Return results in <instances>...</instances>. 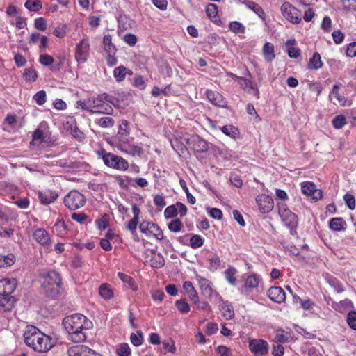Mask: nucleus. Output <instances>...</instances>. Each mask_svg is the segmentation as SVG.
Returning <instances> with one entry per match:
<instances>
[{
	"label": "nucleus",
	"mask_w": 356,
	"mask_h": 356,
	"mask_svg": "<svg viewBox=\"0 0 356 356\" xmlns=\"http://www.w3.org/2000/svg\"><path fill=\"white\" fill-rule=\"evenodd\" d=\"M23 336L26 345L40 353L49 352L55 345L51 337L33 325H27Z\"/></svg>",
	"instance_id": "obj_1"
},
{
	"label": "nucleus",
	"mask_w": 356,
	"mask_h": 356,
	"mask_svg": "<svg viewBox=\"0 0 356 356\" xmlns=\"http://www.w3.org/2000/svg\"><path fill=\"white\" fill-rule=\"evenodd\" d=\"M76 104L77 108L85 110L90 113L112 115L113 112L111 106V104H113V99L106 93L79 100Z\"/></svg>",
	"instance_id": "obj_2"
},
{
	"label": "nucleus",
	"mask_w": 356,
	"mask_h": 356,
	"mask_svg": "<svg viewBox=\"0 0 356 356\" xmlns=\"http://www.w3.org/2000/svg\"><path fill=\"white\" fill-rule=\"evenodd\" d=\"M42 288L47 296L54 298L60 293L62 279L60 274L55 271L48 272L44 277Z\"/></svg>",
	"instance_id": "obj_3"
},
{
	"label": "nucleus",
	"mask_w": 356,
	"mask_h": 356,
	"mask_svg": "<svg viewBox=\"0 0 356 356\" xmlns=\"http://www.w3.org/2000/svg\"><path fill=\"white\" fill-rule=\"evenodd\" d=\"M117 148L122 152L132 156H140L143 152V148L134 143V138L129 137L126 139L117 141Z\"/></svg>",
	"instance_id": "obj_4"
},
{
	"label": "nucleus",
	"mask_w": 356,
	"mask_h": 356,
	"mask_svg": "<svg viewBox=\"0 0 356 356\" xmlns=\"http://www.w3.org/2000/svg\"><path fill=\"white\" fill-rule=\"evenodd\" d=\"M104 163L111 168L118 170H127L129 168V163L121 156L110 152H104L102 156Z\"/></svg>",
	"instance_id": "obj_5"
},
{
	"label": "nucleus",
	"mask_w": 356,
	"mask_h": 356,
	"mask_svg": "<svg viewBox=\"0 0 356 356\" xmlns=\"http://www.w3.org/2000/svg\"><path fill=\"white\" fill-rule=\"evenodd\" d=\"M63 202L69 209L76 210L85 205L86 200L82 193L72 190L65 196Z\"/></svg>",
	"instance_id": "obj_6"
},
{
	"label": "nucleus",
	"mask_w": 356,
	"mask_h": 356,
	"mask_svg": "<svg viewBox=\"0 0 356 356\" xmlns=\"http://www.w3.org/2000/svg\"><path fill=\"white\" fill-rule=\"evenodd\" d=\"M88 318L81 314H74L66 316L63 321V324L67 334H73L76 328L82 327L84 321Z\"/></svg>",
	"instance_id": "obj_7"
},
{
	"label": "nucleus",
	"mask_w": 356,
	"mask_h": 356,
	"mask_svg": "<svg viewBox=\"0 0 356 356\" xmlns=\"http://www.w3.org/2000/svg\"><path fill=\"white\" fill-rule=\"evenodd\" d=\"M279 214L285 225L290 229L291 234L292 235L296 234V227L298 221L297 216L284 207H280Z\"/></svg>",
	"instance_id": "obj_8"
},
{
	"label": "nucleus",
	"mask_w": 356,
	"mask_h": 356,
	"mask_svg": "<svg viewBox=\"0 0 356 356\" xmlns=\"http://www.w3.org/2000/svg\"><path fill=\"white\" fill-rule=\"evenodd\" d=\"M82 327L76 328L73 334H68V339L74 343H81L84 341L87 338V332L93 327L92 322L88 318L86 320Z\"/></svg>",
	"instance_id": "obj_9"
},
{
	"label": "nucleus",
	"mask_w": 356,
	"mask_h": 356,
	"mask_svg": "<svg viewBox=\"0 0 356 356\" xmlns=\"http://www.w3.org/2000/svg\"><path fill=\"white\" fill-rule=\"evenodd\" d=\"M139 229L140 232L147 236H153L159 241L163 238V234L161 229L154 222L143 221L139 225Z\"/></svg>",
	"instance_id": "obj_10"
},
{
	"label": "nucleus",
	"mask_w": 356,
	"mask_h": 356,
	"mask_svg": "<svg viewBox=\"0 0 356 356\" xmlns=\"http://www.w3.org/2000/svg\"><path fill=\"white\" fill-rule=\"evenodd\" d=\"M282 15L289 22L298 24L301 22V13L289 2H284L281 6Z\"/></svg>",
	"instance_id": "obj_11"
},
{
	"label": "nucleus",
	"mask_w": 356,
	"mask_h": 356,
	"mask_svg": "<svg viewBox=\"0 0 356 356\" xmlns=\"http://www.w3.org/2000/svg\"><path fill=\"white\" fill-rule=\"evenodd\" d=\"M249 349L254 356H264L268 353L269 345L264 339H252L249 341Z\"/></svg>",
	"instance_id": "obj_12"
},
{
	"label": "nucleus",
	"mask_w": 356,
	"mask_h": 356,
	"mask_svg": "<svg viewBox=\"0 0 356 356\" xmlns=\"http://www.w3.org/2000/svg\"><path fill=\"white\" fill-rule=\"evenodd\" d=\"M90 44L86 39L81 40L76 45L75 59L78 63H85L89 56Z\"/></svg>",
	"instance_id": "obj_13"
},
{
	"label": "nucleus",
	"mask_w": 356,
	"mask_h": 356,
	"mask_svg": "<svg viewBox=\"0 0 356 356\" xmlns=\"http://www.w3.org/2000/svg\"><path fill=\"white\" fill-rule=\"evenodd\" d=\"M256 202L259 211L263 213H267L274 207V202L271 197L266 194H261L256 198Z\"/></svg>",
	"instance_id": "obj_14"
},
{
	"label": "nucleus",
	"mask_w": 356,
	"mask_h": 356,
	"mask_svg": "<svg viewBox=\"0 0 356 356\" xmlns=\"http://www.w3.org/2000/svg\"><path fill=\"white\" fill-rule=\"evenodd\" d=\"M69 356H102L91 348L83 346H74L68 349Z\"/></svg>",
	"instance_id": "obj_15"
},
{
	"label": "nucleus",
	"mask_w": 356,
	"mask_h": 356,
	"mask_svg": "<svg viewBox=\"0 0 356 356\" xmlns=\"http://www.w3.org/2000/svg\"><path fill=\"white\" fill-rule=\"evenodd\" d=\"M16 279L4 278L0 280V294L7 297H13L11 294L17 286Z\"/></svg>",
	"instance_id": "obj_16"
},
{
	"label": "nucleus",
	"mask_w": 356,
	"mask_h": 356,
	"mask_svg": "<svg viewBox=\"0 0 356 356\" xmlns=\"http://www.w3.org/2000/svg\"><path fill=\"white\" fill-rule=\"evenodd\" d=\"M301 191L303 194L315 201L321 198V191L316 189L314 184L311 181L303 182L301 186Z\"/></svg>",
	"instance_id": "obj_17"
},
{
	"label": "nucleus",
	"mask_w": 356,
	"mask_h": 356,
	"mask_svg": "<svg viewBox=\"0 0 356 356\" xmlns=\"http://www.w3.org/2000/svg\"><path fill=\"white\" fill-rule=\"evenodd\" d=\"M268 296L275 302L282 303L286 299V295L282 288L279 286H272L268 291Z\"/></svg>",
	"instance_id": "obj_18"
},
{
	"label": "nucleus",
	"mask_w": 356,
	"mask_h": 356,
	"mask_svg": "<svg viewBox=\"0 0 356 356\" xmlns=\"http://www.w3.org/2000/svg\"><path fill=\"white\" fill-rule=\"evenodd\" d=\"M35 240L43 246L50 243V236L49 233L42 228L37 229L33 233Z\"/></svg>",
	"instance_id": "obj_19"
},
{
	"label": "nucleus",
	"mask_w": 356,
	"mask_h": 356,
	"mask_svg": "<svg viewBox=\"0 0 356 356\" xmlns=\"http://www.w3.org/2000/svg\"><path fill=\"white\" fill-rule=\"evenodd\" d=\"M208 99L215 106H224L225 101L219 92L207 90L206 92Z\"/></svg>",
	"instance_id": "obj_20"
},
{
	"label": "nucleus",
	"mask_w": 356,
	"mask_h": 356,
	"mask_svg": "<svg viewBox=\"0 0 356 356\" xmlns=\"http://www.w3.org/2000/svg\"><path fill=\"white\" fill-rule=\"evenodd\" d=\"M260 280L259 277L257 274H252L245 279L242 288L246 291H251L259 286Z\"/></svg>",
	"instance_id": "obj_21"
},
{
	"label": "nucleus",
	"mask_w": 356,
	"mask_h": 356,
	"mask_svg": "<svg viewBox=\"0 0 356 356\" xmlns=\"http://www.w3.org/2000/svg\"><path fill=\"white\" fill-rule=\"evenodd\" d=\"M198 282L202 293L206 298H211L213 294L212 283L207 279L202 277L199 279Z\"/></svg>",
	"instance_id": "obj_22"
},
{
	"label": "nucleus",
	"mask_w": 356,
	"mask_h": 356,
	"mask_svg": "<svg viewBox=\"0 0 356 356\" xmlns=\"http://www.w3.org/2000/svg\"><path fill=\"white\" fill-rule=\"evenodd\" d=\"M245 74L248 76V78H245V79L250 82L241 81V83L239 84L243 89H245L246 88H249L250 89L254 90L255 96L257 99H259V91L257 83L252 80V76L251 73L248 70H246Z\"/></svg>",
	"instance_id": "obj_23"
},
{
	"label": "nucleus",
	"mask_w": 356,
	"mask_h": 356,
	"mask_svg": "<svg viewBox=\"0 0 356 356\" xmlns=\"http://www.w3.org/2000/svg\"><path fill=\"white\" fill-rule=\"evenodd\" d=\"M183 289L186 295L188 296L193 302H197L199 296L191 282H184L183 284Z\"/></svg>",
	"instance_id": "obj_24"
},
{
	"label": "nucleus",
	"mask_w": 356,
	"mask_h": 356,
	"mask_svg": "<svg viewBox=\"0 0 356 356\" xmlns=\"http://www.w3.org/2000/svg\"><path fill=\"white\" fill-rule=\"evenodd\" d=\"M130 135V130L129 127L128 122L126 120H122L119 126V130L117 134V141H120L122 139H126Z\"/></svg>",
	"instance_id": "obj_25"
},
{
	"label": "nucleus",
	"mask_w": 356,
	"mask_h": 356,
	"mask_svg": "<svg viewBox=\"0 0 356 356\" xmlns=\"http://www.w3.org/2000/svg\"><path fill=\"white\" fill-rule=\"evenodd\" d=\"M323 65L320 54L315 52L309 60L307 68L310 70H318L323 67Z\"/></svg>",
	"instance_id": "obj_26"
},
{
	"label": "nucleus",
	"mask_w": 356,
	"mask_h": 356,
	"mask_svg": "<svg viewBox=\"0 0 356 356\" xmlns=\"http://www.w3.org/2000/svg\"><path fill=\"white\" fill-rule=\"evenodd\" d=\"M127 74L132 75L133 72L123 65L116 67L113 71L114 78L118 82L124 80Z\"/></svg>",
	"instance_id": "obj_27"
},
{
	"label": "nucleus",
	"mask_w": 356,
	"mask_h": 356,
	"mask_svg": "<svg viewBox=\"0 0 356 356\" xmlns=\"http://www.w3.org/2000/svg\"><path fill=\"white\" fill-rule=\"evenodd\" d=\"M13 297H7L0 294V312L10 311L14 303Z\"/></svg>",
	"instance_id": "obj_28"
},
{
	"label": "nucleus",
	"mask_w": 356,
	"mask_h": 356,
	"mask_svg": "<svg viewBox=\"0 0 356 356\" xmlns=\"http://www.w3.org/2000/svg\"><path fill=\"white\" fill-rule=\"evenodd\" d=\"M58 195L56 192L47 191L39 193V198L43 204H49L56 200Z\"/></svg>",
	"instance_id": "obj_29"
},
{
	"label": "nucleus",
	"mask_w": 356,
	"mask_h": 356,
	"mask_svg": "<svg viewBox=\"0 0 356 356\" xmlns=\"http://www.w3.org/2000/svg\"><path fill=\"white\" fill-rule=\"evenodd\" d=\"M262 51L264 58L266 61L271 62L275 58V55L274 51V46L271 43H265L263 47Z\"/></svg>",
	"instance_id": "obj_30"
},
{
	"label": "nucleus",
	"mask_w": 356,
	"mask_h": 356,
	"mask_svg": "<svg viewBox=\"0 0 356 356\" xmlns=\"http://www.w3.org/2000/svg\"><path fill=\"white\" fill-rule=\"evenodd\" d=\"M346 223L342 218H334L330 222V228L333 231L344 230Z\"/></svg>",
	"instance_id": "obj_31"
},
{
	"label": "nucleus",
	"mask_w": 356,
	"mask_h": 356,
	"mask_svg": "<svg viewBox=\"0 0 356 356\" xmlns=\"http://www.w3.org/2000/svg\"><path fill=\"white\" fill-rule=\"evenodd\" d=\"M295 43L296 40L294 39L288 40L286 42L288 55L293 58H297L300 56V50L298 48L293 47Z\"/></svg>",
	"instance_id": "obj_32"
},
{
	"label": "nucleus",
	"mask_w": 356,
	"mask_h": 356,
	"mask_svg": "<svg viewBox=\"0 0 356 356\" xmlns=\"http://www.w3.org/2000/svg\"><path fill=\"white\" fill-rule=\"evenodd\" d=\"M100 296L105 300H110L113 297V291L111 286L108 284H102L99 288Z\"/></svg>",
	"instance_id": "obj_33"
},
{
	"label": "nucleus",
	"mask_w": 356,
	"mask_h": 356,
	"mask_svg": "<svg viewBox=\"0 0 356 356\" xmlns=\"http://www.w3.org/2000/svg\"><path fill=\"white\" fill-rule=\"evenodd\" d=\"M194 143V149L198 152H204L207 151L209 147L206 140L196 136L193 138Z\"/></svg>",
	"instance_id": "obj_34"
},
{
	"label": "nucleus",
	"mask_w": 356,
	"mask_h": 356,
	"mask_svg": "<svg viewBox=\"0 0 356 356\" xmlns=\"http://www.w3.org/2000/svg\"><path fill=\"white\" fill-rule=\"evenodd\" d=\"M46 136L44 135L43 131H42L40 128L36 129L33 134H32V140L31 142V145H40L45 140Z\"/></svg>",
	"instance_id": "obj_35"
},
{
	"label": "nucleus",
	"mask_w": 356,
	"mask_h": 356,
	"mask_svg": "<svg viewBox=\"0 0 356 356\" xmlns=\"http://www.w3.org/2000/svg\"><path fill=\"white\" fill-rule=\"evenodd\" d=\"M208 261L209 263L208 269L211 272L216 271L221 264V260L219 256L216 254H213L210 256L208 258Z\"/></svg>",
	"instance_id": "obj_36"
},
{
	"label": "nucleus",
	"mask_w": 356,
	"mask_h": 356,
	"mask_svg": "<svg viewBox=\"0 0 356 356\" xmlns=\"http://www.w3.org/2000/svg\"><path fill=\"white\" fill-rule=\"evenodd\" d=\"M218 11V6L214 3H209L206 8V13L213 22H217L219 19Z\"/></svg>",
	"instance_id": "obj_37"
},
{
	"label": "nucleus",
	"mask_w": 356,
	"mask_h": 356,
	"mask_svg": "<svg viewBox=\"0 0 356 356\" xmlns=\"http://www.w3.org/2000/svg\"><path fill=\"white\" fill-rule=\"evenodd\" d=\"M236 270L232 266H229L225 271V277L226 280L232 285H236Z\"/></svg>",
	"instance_id": "obj_38"
},
{
	"label": "nucleus",
	"mask_w": 356,
	"mask_h": 356,
	"mask_svg": "<svg viewBox=\"0 0 356 356\" xmlns=\"http://www.w3.org/2000/svg\"><path fill=\"white\" fill-rule=\"evenodd\" d=\"M220 311L226 319H232L234 316L233 307L227 302H223L221 305Z\"/></svg>",
	"instance_id": "obj_39"
},
{
	"label": "nucleus",
	"mask_w": 356,
	"mask_h": 356,
	"mask_svg": "<svg viewBox=\"0 0 356 356\" xmlns=\"http://www.w3.org/2000/svg\"><path fill=\"white\" fill-rule=\"evenodd\" d=\"M103 44L105 46V51L110 54H114L116 51V48L112 43V38L111 35H106L103 38Z\"/></svg>",
	"instance_id": "obj_40"
},
{
	"label": "nucleus",
	"mask_w": 356,
	"mask_h": 356,
	"mask_svg": "<svg viewBox=\"0 0 356 356\" xmlns=\"http://www.w3.org/2000/svg\"><path fill=\"white\" fill-rule=\"evenodd\" d=\"M222 132L233 138L239 134L238 129L233 125H225L220 128Z\"/></svg>",
	"instance_id": "obj_41"
},
{
	"label": "nucleus",
	"mask_w": 356,
	"mask_h": 356,
	"mask_svg": "<svg viewBox=\"0 0 356 356\" xmlns=\"http://www.w3.org/2000/svg\"><path fill=\"white\" fill-rule=\"evenodd\" d=\"M164 259L161 254L154 253L151 260V266L156 268H160L164 266Z\"/></svg>",
	"instance_id": "obj_42"
},
{
	"label": "nucleus",
	"mask_w": 356,
	"mask_h": 356,
	"mask_svg": "<svg viewBox=\"0 0 356 356\" xmlns=\"http://www.w3.org/2000/svg\"><path fill=\"white\" fill-rule=\"evenodd\" d=\"M15 261V257L13 254L7 256L0 255V268L12 266Z\"/></svg>",
	"instance_id": "obj_43"
},
{
	"label": "nucleus",
	"mask_w": 356,
	"mask_h": 356,
	"mask_svg": "<svg viewBox=\"0 0 356 356\" xmlns=\"http://www.w3.org/2000/svg\"><path fill=\"white\" fill-rule=\"evenodd\" d=\"M118 277L122 280V282L127 284L129 288L133 290H136L137 286L134 281V280L128 275H126L123 273L119 272L118 273Z\"/></svg>",
	"instance_id": "obj_44"
},
{
	"label": "nucleus",
	"mask_w": 356,
	"mask_h": 356,
	"mask_svg": "<svg viewBox=\"0 0 356 356\" xmlns=\"http://www.w3.org/2000/svg\"><path fill=\"white\" fill-rule=\"evenodd\" d=\"M30 11L37 12L42 8V4L40 0H27L24 4Z\"/></svg>",
	"instance_id": "obj_45"
},
{
	"label": "nucleus",
	"mask_w": 356,
	"mask_h": 356,
	"mask_svg": "<svg viewBox=\"0 0 356 356\" xmlns=\"http://www.w3.org/2000/svg\"><path fill=\"white\" fill-rule=\"evenodd\" d=\"M246 6L254 11L259 17L264 19L265 17V13L262 8L257 3L253 2V1H248L246 3Z\"/></svg>",
	"instance_id": "obj_46"
},
{
	"label": "nucleus",
	"mask_w": 356,
	"mask_h": 356,
	"mask_svg": "<svg viewBox=\"0 0 356 356\" xmlns=\"http://www.w3.org/2000/svg\"><path fill=\"white\" fill-rule=\"evenodd\" d=\"M95 123L102 128H108L113 126L114 120L110 117H103L95 120Z\"/></svg>",
	"instance_id": "obj_47"
},
{
	"label": "nucleus",
	"mask_w": 356,
	"mask_h": 356,
	"mask_svg": "<svg viewBox=\"0 0 356 356\" xmlns=\"http://www.w3.org/2000/svg\"><path fill=\"white\" fill-rule=\"evenodd\" d=\"M70 131L72 134V136L79 140H81L84 138V134L82 131H81L79 128L76 127V123L74 122V120H73L72 123L70 126Z\"/></svg>",
	"instance_id": "obj_48"
},
{
	"label": "nucleus",
	"mask_w": 356,
	"mask_h": 356,
	"mask_svg": "<svg viewBox=\"0 0 356 356\" xmlns=\"http://www.w3.org/2000/svg\"><path fill=\"white\" fill-rule=\"evenodd\" d=\"M175 306L181 314H187L190 311V306L184 299L177 300Z\"/></svg>",
	"instance_id": "obj_49"
},
{
	"label": "nucleus",
	"mask_w": 356,
	"mask_h": 356,
	"mask_svg": "<svg viewBox=\"0 0 356 356\" xmlns=\"http://www.w3.org/2000/svg\"><path fill=\"white\" fill-rule=\"evenodd\" d=\"M332 123L335 129H341L346 124V117L343 115H337L333 118Z\"/></svg>",
	"instance_id": "obj_50"
},
{
	"label": "nucleus",
	"mask_w": 356,
	"mask_h": 356,
	"mask_svg": "<svg viewBox=\"0 0 356 356\" xmlns=\"http://www.w3.org/2000/svg\"><path fill=\"white\" fill-rule=\"evenodd\" d=\"M168 226L170 231L172 232H179L183 228V224L178 218L172 220L170 223H168Z\"/></svg>",
	"instance_id": "obj_51"
},
{
	"label": "nucleus",
	"mask_w": 356,
	"mask_h": 356,
	"mask_svg": "<svg viewBox=\"0 0 356 356\" xmlns=\"http://www.w3.org/2000/svg\"><path fill=\"white\" fill-rule=\"evenodd\" d=\"M116 352L118 356H130L131 348L128 343H124L118 347Z\"/></svg>",
	"instance_id": "obj_52"
},
{
	"label": "nucleus",
	"mask_w": 356,
	"mask_h": 356,
	"mask_svg": "<svg viewBox=\"0 0 356 356\" xmlns=\"http://www.w3.org/2000/svg\"><path fill=\"white\" fill-rule=\"evenodd\" d=\"M204 239L200 235H193L190 239V245L193 248H198L203 245Z\"/></svg>",
	"instance_id": "obj_53"
},
{
	"label": "nucleus",
	"mask_w": 356,
	"mask_h": 356,
	"mask_svg": "<svg viewBox=\"0 0 356 356\" xmlns=\"http://www.w3.org/2000/svg\"><path fill=\"white\" fill-rule=\"evenodd\" d=\"M229 27V29L235 33H243L245 32V27L236 21L230 22Z\"/></svg>",
	"instance_id": "obj_54"
},
{
	"label": "nucleus",
	"mask_w": 356,
	"mask_h": 356,
	"mask_svg": "<svg viewBox=\"0 0 356 356\" xmlns=\"http://www.w3.org/2000/svg\"><path fill=\"white\" fill-rule=\"evenodd\" d=\"M131 343L135 346H139L142 344L143 339L141 332H137V334L132 333L130 336Z\"/></svg>",
	"instance_id": "obj_55"
},
{
	"label": "nucleus",
	"mask_w": 356,
	"mask_h": 356,
	"mask_svg": "<svg viewBox=\"0 0 356 356\" xmlns=\"http://www.w3.org/2000/svg\"><path fill=\"white\" fill-rule=\"evenodd\" d=\"M343 200L346 202V206L351 210H353L355 209L356 207V202L355 197L349 193H346L343 196Z\"/></svg>",
	"instance_id": "obj_56"
},
{
	"label": "nucleus",
	"mask_w": 356,
	"mask_h": 356,
	"mask_svg": "<svg viewBox=\"0 0 356 356\" xmlns=\"http://www.w3.org/2000/svg\"><path fill=\"white\" fill-rule=\"evenodd\" d=\"M24 76L26 81H35L37 79V73L35 70L31 67L26 68L24 70Z\"/></svg>",
	"instance_id": "obj_57"
},
{
	"label": "nucleus",
	"mask_w": 356,
	"mask_h": 356,
	"mask_svg": "<svg viewBox=\"0 0 356 356\" xmlns=\"http://www.w3.org/2000/svg\"><path fill=\"white\" fill-rule=\"evenodd\" d=\"M33 99L35 101L38 105L42 106L46 102L47 95L44 90L38 92L34 96Z\"/></svg>",
	"instance_id": "obj_58"
},
{
	"label": "nucleus",
	"mask_w": 356,
	"mask_h": 356,
	"mask_svg": "<svg viewBox=\"0 0 356 356\" xmlns=\"http://www.w3.org/2000/svg\"><path fill=\"white\" fill-rule=\"evenodd\" d=\"M178 214V209L175 205L168 206L164 211V216L166 218H174Z\"/></svg>",
	"instance_id": "obj_59"
},
{
	"label": "nucleus",
	"mask_w": 356,
	"mask_h": 356,
	"mask_svg": "<svg viewBox=\"0 0 356 356\" xmlns=\"http://www.w3.org/2000/svg\"><path fill=\"white\" fill-rule=\"evenodd\" d=\"M328 283L337 293L343 291L341 283L337 279L330 277L328 279Z\"/></svg>",
	"instance_id": "obj_60"
},
{
	"label": "nucleus",
	"mask_w": 356,
	"mask_h": 356,
	"mask_svg": "<svg viewBox=\"0 0 356 356\" xmlns=\"http://www.w3.org/2000/svg\"><path fill=\"white\" fill-rule=\"evenodd\" d=\"M35 27L40 31H45L47 28V24L44 17L36 18L34 21Z\"/></svg>",
	"instance_id": "obj_61"
},
{
	"label": "nucleus",
	"mask_w": 356,
	"mask_h": 356,
	"mask_svg": "<svg viewBox=\"0 0 356 356\" xmlns=\"http://www.w3.org/2000/svg\"><path fill=\"white\" fill-rule=\"evenodd\" d=\"M54 58L48 54H42L39 57V62L44 66H49L54 63Z\"/></svg>",
	"instance_id": "obj_62"
},
{
	"label": "nucleus",
	"mask_w": 356,
	"mask_h": 356,
	"mask_svg": "<svg viewBox=\"0 0 356 356\" xmlns=\"http://www.w3.org/2000/svg\"><path fill=\"white\" fill-rule=\"evenodd\" d=\"M71 218L76 222L83 224L88 218V216L84 213H73Z\"/></svg>",
	"instance_id": "obj_63"
},
{
	"label": "nucleus",
	"mask_w": 356,
	"mask_h": 356,
	"mask_svg": "<svg viewBox=\"0 0 356 356\" xmlns=\"http://www.w3.org/2000/svg\"><path fill=\"white\" fill-rule=\"evenodd\" d=\"M347 322L350 327L356 330V312H352L348 314Z\"/></svg>",
	"instance_id": "obj_64"
}]
</instances>
